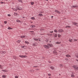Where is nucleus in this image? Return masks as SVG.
<instances>
[{
    "label": "nucleus",
    "instance_id": "26",
    "mask_svg": "<svg viewBox=\"0 0 78 78\" xmlns=\"http://www.w3.org/2000/svg\"><path fill=\"white\" fill-rule=\"evenodd\" d=\"M25 37V36H20V37L21 38H24V37Z\"/></svg>",
    "mask_w": 78,
    "mask_h": 78
},
{
    "label": "nucleus",
    "instance_id": "60",
    "mask_svg": "<svg viewBox=\"0 0 78 78\" xmlns=\"http://www.w3.org/2000/svg\"><path fill=\"white\" fill-rule=\"evenodd\" d=\"M33 71V70H30V71Z\"/></svg>",
    "mask_w": 78,
    "mask_h": 78
},
{
    "label": "nucleus",
    "instance_id": "4",
    "mask_svg": "<svg viewBox=\"0 0 78 78\" xmlns=\"http://www.w3.org/2000/svg\"><path fill=\"white\" fill-rule=\"evenodd\" d=\"M19 57H20L21 58H27V56L26 55H19Z\"/></svg>",
    "mask_w": 78,
    "mask_h": 78
},
{
    "label": "nucleus",
    "instance_id": "3",
    "mask_svg": "<svg viewBox=\"0 0 78 78\" xmlns=\"http://www.w3.org/2000/svg\"><path fill=\"white\" fill-rule=\"evenodd\" d=\"M58 33H62L64 32V30L62 29H60L58 30Z\"/></svg>",
    "mask_w": 78,
    "mask_h": 78
},
{
    "label": "nucleus",
    "instance_id": "10",
    "mask_svg": "<svg viewBox=\"0 0 78 78\" xmlns=\"http://www.w3.org/2000/svg\"><path fill=\"white\" fill-rule=\"evenodd\" d=\"M30 27L32 28H35V26L34 25H32L30 26Z\"/></svg>",
    "mask_w": 78,
    "mask_h": 78
},
{
    "label": "nucleus",
    "instance_id": "19",
    "mask_svg": "<svg viewBox=\"0 0 78 78\" xmlns=\"http://www.w3.org/2000/svg\"><path fill=\"white\" fill-rule=\"evenodd\" d=\"M69 42H72V39H71L70 38L69 39Z\"/></svg>",
    "mask_w": 78,
    "mask_h": 78
},
{
    "label": "nucleus",
    "instance_id": "44",
    "mask_svg": "<svg viewBox=\"0 0 78 78\" xmlns=\"http://www.w3.org/2000/svg\"><path fill=\"white\" fill-rule=\"evenodd\" d=\"M65 60H66L67 61H69V59H68V58H65Z\"/></svg>",
    "mask_w": 78,
    "mask_h": 78
},
{
    "label": "nucleus",
    "instance_id": "33",
    "mask_svg": "<svg viewBox=\"0 0 78 78\" xmlns=\"http://www.w3.org/2000/svg\"><path fill=\"white\" fill-rule=\"evenodd\" d=\"M49 40L48 39H47L46 40H45V41L46 42H48V41Z\"/></svg>",
    "mask_w": 78,
    "mask_h": 78
},
{
    "label": "nucleus",
    "instance_id": "55",
    "mask_svg": "<svg viewBox=\"0 0 78 78\" xmlns=\"http://www.w3.org/2000/svg\"><path fill=\"white\" fill-rule=\"evenodd\" d=\"M22 47H23L22 48H23V47H24L25 46H23Z\"/></svg>",
    "mask_w": 78,
    "mask_h": 78
},
{
    "label": "nucleus",
    "instance_id": "9",
    "mask_svg": "<svg viewBox=\"0 0 78 78\" xmlns=\"http://www.w3.org/2000/svg\"><path fill=\"white\" fill-rule=\"evenodd\" d=\"M36 42H35L34 43H33V46H34V47H35L36 46Z\"/></svg>",
    "mask_w": 78,
    "mask_h": 78
},
{
    "label": "nucleus",
    "instance_id": "59",
    "mask_svg": "<svg viewBox=\"0 0 78 78\" xmlns=\"http://www.w3.org/2000/svg\"><path fill=\"white\" fill-rule=\"evenodd\" d=\"M39 41H41V40L40 39L39 40Z\"/></svg>",
    "mask_w": 78,
    "mask_h": 78
},
{
    "label": "nucleus",
    "instance_id": "38",
    "mask_svg": "<svg viewBox=\"0 0 78 78\" xmlns=\"http://www.w3.org/2000/svg\"><path fill=\"white\" fill-rule=\"evenodd\" d=\"M58 11L57 10H55V12H57V13H58Z\"/></svg>",
    "mask_w": 78,
    "mask_h": 78
},
{
    "label": "nucleus",
    "instance_id": "52",
    "mask_svg": "<svg viewBox=\"0 0 78 78\" xmlns=\"http://www.w3.org/2000/svg\"><path fill=\"white\" fill-rule=\"evenodd\" d=\"M15 11H17V9H15Z\"/></svg>",
    "mask_w": 78,
    "mask_h": 78
},
{
    "label": "nucleus",
    "instance_id": "30",
    "mask_svg": "<svg viewBox=\"0 0 78 78\" xmlns=\"http://www.w3.org/2000/svg\"><path fill=\"white\" fill-rule=\"evenodd\" d=\"M60 67H63V65L62 64H61L60 65Z\"/></svg>",
    "mask_w": 78,
    "mask_h": 78
},
{
    "label": "nucleus",
    "instance_id": "24",
    "mask_svg": "<svg viewBox=\"0 0 78 78\" xmlns=\"http://www.w3.org/2000/svg\"><path fill=\"white\" fill-rule=\"evenodd\" d=\"M8 30H12V28H11L10 27H9L8 28H7Z\"/></svg>",
    "mask_w": 78,
    "mask_h": 78
},
{
    "label": "nucleus",
    "instance_id": "57",
    "mask_svg": "<svg viewBox=\"0 0 78 78\" xmlns=\"http://www.w3.org/2000/svg\"><path fill=\"white\" fill-rule=\"evenodd\" d=\"M46 0V1H48V0Z\"/></svg>",
    "mask_w": 78,
    "mask_h": 78
},
{
    "label": "nucleus",
    "instance_id": "54",
    "mask_svg": "<svg viewBox=\"0 0 78 78\" xmlns=\"http://www.w3.org/2000/svg\"><path fill=\"white\" fill-rule=\"evenodd\" d=\"M53 16H51V18H53Z\"/></svg>",
    "mask_w": 78,
    "mask_h": 78
},
{
    "label": "nucleus",
    "instance_id": "15",
    "mask_svg": "<svg viewBox=\"0 0 78 78\" xmlns=\"http://www.w3.org/2000/svg\"><path fill=\"white\" fill-rule=\"evenodd\" d=\"M30 4L32 5H34V2H30Z\"/></svg>",
    "mask_w": 78,
    "mask_h": 78
},
{
    "label": "nucleus",
    "instance_id": "31",
    "mask_svg": "<svg viewBox=\"0 0 78 78\" xmlns=\"http://www.w3.org/2000/svg\"><path fill=\"white\" fill-rule=\"evenodd\" d=\"M54 32H55V33L56 32H58V31L57 30H56V29H55L54 30Z\"/></svg>",
    "mask_w": 78,
    "mask_h": 78
},
{
    "label": "nucleus",
    "instance_id": "35",
    "mask_svg": "<svg viewBox=\"0 0 78 78\" xmlns=\"http://www.w3.org/2000/svg\"><path fill=\"white\" fill-rule=\"evenodd\" d=\"M17 43H19L20 42V40H18L17 41Z\"/></svg>",
    "mask_w": 78,
    "mask_h": 78
},
{
    "label": "nucleus",
    "instance_id": "5",
    "mask_svg": "<svg viewBox=\"0 0 78 78\" xmlns=\"http://www.w3.org/2000/svg\"><path fill=\"white\" fill-rule=\"evenodd\" d=\"M73 25H76L77 27H78V23L74 22L73 23Z\"/></svg>",
    "mask_w": 78,
    "mask_h": 78
},
{
    "label": "nucleus",
    "instance_id": "62",
    "mask_svg": "<svg viewBox=\"0 0 78 78\" xmlns=\"http://www.w3.org/2000/svg\"><path fill=\"white\" fill-rule=\"evenodd\" d=\"M77 78H78V76L77 77Z\"/></svg>",
    "mask_w": 78,
    "mask_h": 78
},
{
    "label": "nucleus",
    "instance_id": "21",
    "mask_svg": "<svg viewBox=\"0 0 78 78\" xmlns=\"http://www.w3.org/2000/svg\"><path fill=\"white\" fill-rule=\"evenodd\" d=\"M38 16H43V15H42V13H40L38 14Z\"/></svg>",
    "mask_w": 78,
    "mask_h": 78
},
{
    "label": "nucleus",
    "instance_id": "50",
    "mask_svg": "<svg viewBox=\"0 0 78 78\" xmlns=\"http://www.w3.org/2000/svg\"><path fill=\"white\" fill-rule=\"evenodd\" d=\"M33 67H37V66H34Z\"/></svg>",
    "mask_w": 78,
    "mask_h": 78
},
{
    "label": "nucleus",
    "instance_id": "37",
    "mask_svg": "<svg viewBox=\"0 0 78 78\" xmlns=\"http://www.w3.org/2000/svg\"><path fill=\"white\" fill-rule=\"evenodd\" d=\"M0 68L2 69H3V68H2V65H0Z\"/></svg>",
    "mask_w": 78,
    "mask_h": 78
},
{
    "label": "nucleus",
    "instance_id": "45",
    "mask_svg": "<svg viewBox=\"0 0 78 78\" xmlns=\"http://www.w3.org/2000/svg\"><path fill=\"white\" fill-rule=\"evenodd\" d=\"M15 78H18V76H15Z\"/></svg>",
    "mask_w": 78,
    "mask_h": 78
},
{
    "label": "nucleus",
    "instance_id": "42",
    "mask_svg": "<svg viewBox=\"0 0 78 78\" xmlns=\"http://www.w3.org/2000/svg\"><path fill=\"white\" fill-rule=\"evenodd\" d=\"M7 23V22L6 21H5V22H4V23L5 24H6V23Z\"/></svg>",
    "mask_w": 78,
    "mask_h": 78
},
{
    "label": "nucleus",
    "instance_id": "47",
    "mask_svg": "<svg viewBox=\"0 0 78 78\" xmlns=\"http://www.w3.org/2000/svg\"><path fill=\"white\" fill-rule=\"evenodd\" d=\"M48 76H51V74H48Z\"/></svg>",
    "mask_w": 78,
    "mask_h": 78
},
{
    "label": "nucleus",
    "instance_id": "51",
    "mask_svg": "<svg viewBox=\"0 0 78 78\" xmlns=\"http://www.w3.org/2000/svg\"><path fill=\"white\" fill-rule=\"evenodd\" d=\"M19 9H21V10H22V8H20V7H19Z\"/></svg>",
    "mask_w": 78,
    "mask_h": 78
},
{
    "label": "nucleus",
    "instance_id": "11",
    "mask_svg": "<svg viewBox=\"0 0 78 78\" xmlns=\"http://www.w3.org/2000/svg\"><path fill=\"white\" fill-rule=\"evenodd\" d=\"M53 53L54 54H55V55H57V52L56 51H53Z\"/></svg>",
    "mask_w": 78,
    "mask_h": 78
},
{
    "label": "nucleus",
    "instance_id": "41",
    "mask_svg": "<svg viewBox=\"0 0 78 78\" xmlns=\"http://www.w3.org/2000/svg\"><path fill=\"white\" fill-rule=\"evenodd\" d=\"M9 17H10L11 16V15L9 14H8L7 15Z\"/></svg>",
    "mask_w": 78,
    "mask_h": 78
},
{
    "label": "nucleus",
    "instance_id": "22",
    "mask_svg": "<svg viewBox=\"0 0 78 78\" xmlns=\"http://www.w3.org/2000/svg\"><path fill=\"white\" fill-rule=\"evenodd\" d=\"M30 19L32 20H34L35 19V18H34V17H32L30 18Z\"/></svg>",
    "mask_w": 78,
    "mask_h": 78
},
{
    "label": "nucleus",
    "instance_id": "36",
    "mask_svg": "<svg viewBox=\"0 0 78 78\" xmlns=\"http://www.w3.org/2000/svg\"><path fill=\"white\" fill-rule=\"evenodd\" d=\"M18 2H22V0H18Z\"/></svg>",
    "mask_w": 78,
    "mask_h": 78
},
{
    "label": "nucleus",
    "instance_id": "8",
    "mask_svg": "<svg viewBox=\"0 0 78 78\" xmlns=\"http://www.w3.org/2000/svg\"><path fill=\"white\" fill-rule=\"evenodd\" d=\"M14 15L15 16H19V14L16 13H15L14 14Z\"/></svg>",
    "mask_w": 78,
    "mask_h": 78
},
{
    "label": "nucleus",
    "instance_id": "56",
    "mask_svg": "<svg viewBox=\"0 0 78 78\" xmlns=\"http://www.w3.org/2000/svg\"><path fill=\"white\" fill-rule=\"evenodd\" d=\"M48 78H51V77H49Z\"/></svg>",
    "mask_w": 78,
    "mask_h": 78
},
{
    "label": "nucleus",
    "instance_id": "23",
    "mask_svg": "<svg viewBox=\"0 0 78 78\" xmlns=\"http://www.w3.org/2000/svg\"><path fill=\"white\" fill-rule=\"evenodd\" d=\"M48 36H52V34H48Z\"/></svg>",
    "mask_w": 78,
    "mask_h": 78
},
{
    "label": "nucleus",
    "instance_id": "2",
    "mask_svg": "<svg viewBox=\"0 0 78 78\" xmlns=\"http://www.w3.org/2000/svg\"><path fill=\"white\" fill-rule=\"evenodd\" d=\"M73 67L74 68L75 70H78V67L76 65H74L73 66Z\"/></svg>",
    "mask_w": 78,
    "mask_h": 78
},
{
    "label": "nucleus",
    "instance_id": "27",
    "mask_svg": "<svg viewBox=\"0 0 78 78\" xmlns=\"http://www.w3.org/2000/svg\"><path fill=\"white\" fill-rule=\"evenodd\" d=\"M50 68L52 69V70H54V67H53L51 66Z\"/></svg>",
    "mask_w": 78,
    "mask_h": 78
},
{
    "label": "nucleus",
    "instance_id": "25",
    "mask_svg": "<svg viewBox=\"0 0 78 78\" xmlns=\"http://www.w3.org/2000/svg\"><path fill=\"white\" fill-rule=\"evenodd\" d=\"M25 42L26 44H30V43L28 41H25Z\"/></svg>",
    "mask_w": 78,
    "mask_h": 78
},
{
    "label": "nucleus",
    "instance_id": "13",
    "mask_svg": "<svg viewBox=\"0 0 78 78\" xmlns=\"http://www.w3.org/2000/svg\"><path fill=\"white\" fill-rule=\"evenodd\" d=\"M6 76L5 75H2V77L3 78H6Z\"/></svg>",
    "mask_w": 78,
    "mask_h": 78
},
{
    "label": "nucleus",
    "instance_id": "61",
    "mask_svg": "<svg viewBox=\"0 0 78 78\" xmlns=\"http://www.w3.org/2000/svg\"><path fill=\"white\" fill-rule=\"evenodd\" d=\"M59 75H61V74H59Z\"/></svg>",
    "mask_w": 78,
    "mask_h": 78
},
{
    "label": "nucleus",
    "instance_id": "39",
    "mask_svg": "<svg viewBox=\"0 0 78 78\" xmlns=\"http://www.w3.org/2000/svg\"><path fill=\"white\" fill-rule=\"evenodd\" d=\"M16 22H20V20H16Z\"/></svg>",
    "mask_w": 78,
    "mask_h": 78
},
{
    "label": "nucleus",
    "instance_id": "46",
    "mask_svg": "<svg viewBox=\"0 0 78 78\" xmlns=\"http://www.w3.org/2000/svg\"><path fill=\"white\" fill-rule=\"evenodd\" d=\"M30 33H34V31H30Z\"/></svg>",
    "mask_w": 78,
    "mask_h": 78
},
{
    "label": "nucleus",
    "instance_id": "20",
    "mask_svg": "<svg viewBox=\"0 0 78 78\" xmlns=\"http://www.w3.org/2000/svg\"><path fill=\"white\" fill-rule=\"evenodd\" d=\"M34 40L36 41H38L39 39L34 38Z\"/></svg>",
    "mask_w": 78,
    "mask_h": 78
},
{
    "label": "nucleus",
    "instance_id": "48",
    "mask_svg": "<svg viewBox=\"0 0 78 78\" xmlns=\"http://www.w3.org/2000/svg\"><path fill=\"white\" fill-rule=\"evenodd\" d=\"M49 33H53V31H50V32H49Z\"/></svg>",
    "mask_w": 78,
    "mask_h": 78
},
{
    "label": "nucleus",
    "instance_id": "43",
    "mask_svg": "<svg viewBox=\"0 0 78 78\" xmlns=\"http://www.w3.org/2000/svg\"><path fill=\"white\" fill-rule=\"evenodd\" d=\"M77 39H74V41H77Z\"/></svg>",
    "mask_w": 78,
    "mask_h": 78
},
{
    "label": "nucleus",
    "instance_id": "34",
    "mask_svg": "<svg viewBox=\"0 0 78 78\" xmlns=\"http://www.w3.org/2000/svg\"><path fill=\"white\" fill-rule=\"evenodd\" d=\"M61 36V35H60V34H58V37H60Z\"/></svg>",
    "mask_w": 78,
    "mask_h": 78
},
{
    "label": "nucleus",
    "instance_id": "29",
    "mask_svg": "<svg viewBox=\"0 0 78 78\" xmlns=\"http://www.w3.org/2000/svg\"><path fill=\"white\" fill-rule=\"evenodd\" d=\"M71 76L72 78H73V77H75V76L73 74H71Z\"/></svg>",
    "mask_w": 78,
    "mask_h": 78
},
{
    "label": "nucleus",
    "instance_id": "58",
    "mask_svg": "<svg viewBox=\"0 0 78 78\" xmlns=\"http://www.w3.org/2000/svg\"><path fill=\"white\" fill-rule=\"evenodd\" d=\"M5 0V1H7L8 0Z\"/></svg>",
    "mask_w": 78,
    "mask_h": 78
},
{
    "label": "nucleus",
    "instance_id": "7",
    "mask_svg": "<svg viewBox=\"0 0 78 78\" xmlns=\"http://www.w3.org/2000/svg\"><path fill=\"white\" fill-rule=\"evenodd\" d=\"M72 7H73L74 8L76 9L78 8V6L77 5H73L72 6Z\"/></svg>",
    "mask_w": 78,
    "mask_h": 78
},
{
    "label": "nucleus",
    "instance_id": "16",
    "mask_svg": "<svg viewBox=\"0 0 78 78\" xmlns=\"http://www.w3.org/2000/svg\"><path fill=\"white\" fill-rule=\"evenodd\" d=\"M65 28H71V27H70V26H67L65 27Z\"/></svg>",
    "mask_w": 78,
    "mask_h": 78
},
{
    "label": "nucleus",
    "instance_id": "49",
    "mask_svg": "<svg viewBox=\"0 0 78 78\" xmlns=\"http://www.w3.org/2000/svg\"><path fill=\"white\" fill-rule=\"evenodd\" d=\"M43 29H40V31H42V30H43Z\"/></svg>",
    "mask_w": 78,
    "mask_h": 78
},
{
    "label": "nucleus",
    "instance_id": "12",
    "mask_svg": "<svg viewBox=\"0 0 78 78\" xmlns=\"http://www.w3.org/2000/svg\"><path fill=\"white\" fill-rule=\"evenodd\" d=\"M2 71H3V72H5L6 73L8 72V71L7 70H2Z\"/></svg>",
    "mask_w": 78,
    "mask_h": 78
},
{
    "label": "nucleus",
    "instance_id": "1",
    "mask_svg": "<svg viewBox=\"0 0 78 78\" xmlns=\"http://www.w3.org/2000/svg\"><path fill=\"white\" fill-rule=\"evenodd\" d=\"M52 44H48L47 45H44V47L46 48H49L50 47L52 46Z\"/></svg>",
    "mask_w": 78,
    "mask_h": 78
},
{
    "label": "nucleus",
    "instance_id": "18",
    "mask_svg": "<svg viewBox=\"0 0 78 78\" xmlns=\"http://www.w3.org/2000/svg\"><path fill=\"white\" fill-rule=\"evenodd\" d=\"M66 57H70V55H69V54H68L66 55Z\"/></svg>",
    "mask_w": 78,
    "mask_h": 78
},
{
    "label": "nucleus",
    "instance_id": "14",
    "mask_svg": "<svg viewBox=\"0 0 78 78\" xmlns=\"http://www.w3.org/2000/svg\"><path fill=\"white\" fill-rule=\"evenodd\" d=\"M16 9H18V10H21V9H19V7H16Z\"/></svg>",
    "mask_w": 78,
    "mask_h": 78
},
{
    "label": "nucleus",
    "instance_id": "32",
    "mask_svg": "<svg viewBox=\"0 0 78 78\" xmlns=\"http://www.w3.org/2000/svg\"><path fill=\"white\" fill-rule=\"evenodd\" d=\"M57 34H55V35H54V36L55 37H57Z\"/></svg>",
    "mask_w": 78,
    "mask_h": 78
},
{
    "label": "nucleus",
    "instance_id": "17",
    "mask_svg": "<svg viewBox=\"0 0 78 78\" xmlns=\"http://www.w3.org/2000/svg\"><path fill=\"white\" fill-rule=\"evenodd\" d=\"M55 43L56 44H61V42H57Z\"/></svg>",
    "mask_w": 78,
    "mask_h": 78
},
{
    "label": "nucleus",
    "instance_id": "40",
    "mask_svg": "<svg viewBox=\"0 0 78 78\" xmlns=\"http://www.w3.org/2000/svg\"><path fill=\"white\" fill-rule=\"evenodd\" d=\"M58 14H61V12H59V11H58V12L57 13Z\"/></svg>",
    "mask_w": 78,
    "mask_h": 78
},
{
    "label": "nucleus",
    "instance_id": "28",
    "mask_svg": "<svg viewBox=\"0 0 78 78\" xmlns=\"http://www.w3.org/2000/svg\"><path fill=\"white\" fill-rule=\"evenodd\" d=\"M1 4H5V2H0Z\"/></svg>",
    "mask_w": 78,
    "mask_h": 78
},
{
    "label": "nucleus",
    "instance_id": "6",
    "mask_svg": "<svg viewBox=\"0 0 78 78\" xmlns=\"http://www.w3.org/2000/svg\"><path fill=\"white\" fill-rule=\"evenodd\" d=\"M0 53L2 54H5V53H6V51H0Z\"/></svg>",
    "mask_w": 78,
    "mask_h": 78
},
{
    "label": "nucleus",
    "instance_id": "53",
    "mask_svg": "<svg viewBox=\"0 0 78 78\" xmlns=\"http://www.w3.org/2000/svg\"><path fill=\"white\" fill-rule=\"evenodd\" d=\"M36 70H39V69H36Z\"/></svg>",
    "mask_w": 78,
    "mask_h": 78
}]
</instances>
